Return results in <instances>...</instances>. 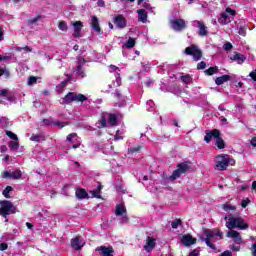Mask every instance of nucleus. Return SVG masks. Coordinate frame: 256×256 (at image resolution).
Listing matches in <instances>:
<instances>
[{
  "label": "nucleus",
  "mask_w": 256,
  "mask_h": 256,
  "mask_svg": "<svg viewBox=\"0 0 256 256\" xmlns=\"http://www.w3.org/2000/svg\"><path fill=\"white\" fill-rule=\"evenodd\" d=\"M226 227L230 231L227 233V237L229 239H233L234 243L237 245H241L243 243V239L241 238V234L233 229H239L240 231H245L249 229V224L243 220L241 217H234L233 215L225 216Z\"/></svg>",
  "instance_id": "f257e3e1"
},
{
  "label": "nucleus",
  "mask_w": 256,
  "mask_h": 256,
  "mask_svg": "<svg viewBox=\"0 0 256 256\" xmlns=\"http://www.w3.org/2000/svg\"><path fill=\"white\" fill-rule=\"evenodd\" d=\"M229 165H235V160L227 154L216 156L215 169L216 171H225Z\"/></svg>",
  "instance_id": "f03ea898"
},
{
  "label": "nucleus",
  "mask_w": 256,
  "mask_h": 256,
  "mask_svg": "<svg viewBox=\"0 0 256 256\" xmlns=\"http://www.w3.org/2000/svg\"><path fill=\"white\" fill-rule=\"evenodd\" d=\"M76 103H84V101H87V96L75 92H69L64 98H62V105H70V103L73 102Z\"/></svg>",
  "instance_id": "7ed1b4c3"
},
{
  "label": "nucleus",
  "mask_w": 256,
  "mask_h": 256,
  "mask_svg": "<svg viewBox=\"0 0 256 256\" xmlns=\"http://www.w3.org/2000/svg\"><path fill=\"white\" fill-rule=\"evenodd\" d=\"M206 237H201V241H204L207 245V247H210V249H215V246L213 244V241H215V237H220V239L223 237V232L217 230V232H213L211 230H206L204 232Z\"/></svg>",
  "instance_id": "20e7f679"
},
{
  "label": "nucleus",
  "mask_w": 256,
  "mask_h": 256,
  "mask_svg": "<svg viewBox=\"0 0 256 256\" xmlns=\"http://www.w3.org/2000/svg\"><path fill=\"white\" fill-rule=\"evenodd\" d=\"M234 17L235 10L231 8H226V11L220 14L218 23H220V25H228V23H231V21H233Z\"/></svg>",
  "instance_id": "39448f33"
},
{
  "label": "nucleus",
  "mask_w": 256,
  "mask_h": 256,
  "mask_svg": "<svg viewBox=\"0 0 256 256\" xmlns=\"http://www.w3.org/2000/svg\"><path fill=\"white\" fill-rule=\"evenodd\" d=\"M15 213V206L11 201L4 200L0 202V215L2 217H7V215H13Z\"/></svg>",
  "instance_id": "423d86ee"
},
{
  "label": "nucleus",
  "mask_w": 256,
  "mask_h": 256,
  "mask_svg": "<svg viewBox=\"0 0 256 256\" xmlns=\"http://www.w3.org/2000/svg\"><path fill=\"white\" fill-rule=\"evenodd\" d=\"M110 73H115V81L112 82V84L109 85V89H113L115 87H120L121 86V74H120V69L119 67L115 65H110Z\"/></svg>",
  "instance_id": "0eeeda50"
},
{
  "label": "nucleus",
  "mask_w": 256,
  "mask_h": 256,
  "mask_svg": "<svg viewBox=\"0 0 256 256\" xmlns=\"http://www.w3.org/2000/svg\"><path fill=\"white\" fill-rule=\"evenodd\" d=\"M186 55H191L194 59V61H200L201 57H203V54L201 53V50L196 45H191L185 49Z\"/></svg>",
  "instance_id": "6e6552de"
},
{
  "label": "nucleus",
  "mask_w": 256,
  "mask_h": 256,
  "mask_svg": "<svg viewBox=\"0 0 256 256\" xmlns=\"http://www.w3.org/2000/svg\"><path fill=\"white\" fill-rule=\"evenodd\" d=\"M189 166L186 163L178 164L177 169L173 171L172 175L170 176V181H175V179H179L183 173L187 172Z\"/></svg>",
  "instance_id": "1a4fd4ad"
},
{
  "label": "nucleus",
  "mask_w": 256,
  "mask_h": 256,
  "mask_svg": "<svg viewBox=\"0 0 256 256\" xmlns=\"http://www.w3.org/2000/svg\"><path fill=\"white\" fill-rule=\"evenodd\" d=\"M192 27H197L199 29L198 35L199 37H207L209 35V30H207V26L203 21L194 20L191 22Z\"/></svg>",
  "instance_id": "9d476101"
},
{
  "label": "nucleus",
  "mask_w": 256,
  "mask_h": 256,
  "mask_svg": "<svg viewBox=\"0 0 256 256\" xmlns=\"http://www.w3.org/2000/svg\"><path fill=\"white\" fill-rule=\"evenodd\" d=\"M72 25V37H74V39H79L81 38V31H83V22L81 21H75L71 23Z\"/></svg>",
  "instance_id": "9b49d317"
},
{
  "label": "nucleus",
  "mask_w": 256,
  "mask_h": 256,
  "mask_svg": "<svg viewBox=\"0 0 256 256\" xmlns=\"http://www.w3.org/2000/svg\"><path fill=\"white\" fill-rule=\"evenodd\" d=\"M115 214L117 216H121V223H127V221H129V218L127 217V208H125V204H118L116 206V211Z\"/></svg>",
  "instance_id": "f8f14e48"
},
{
  "label": "nucleus",
  "mask_w": 256,
  "mask_h": 256,
  "mask_svg": "<svg viewBox=\"0 0 256 256\" xmlns=\"http://www.w3.org/2000/svg\"><path fill=\"white\" fill-rule=\"evenodd\" d=\"M171 27L174 31H183L187 27V22L183 19H174L171 22Z\"/></svg>",
  "instance_id": "ddd939ff"
},
{
  "label": "nucleus",
  "mask_w": 256,
  "mask_h": 256,
  "mask_svg": "<svg viewBox=\"0 0 256 256\" xmlns=\"http://www.w3.org/2000/svg\"><path fill=\"white\" fill-rule=\"evenodd\" d=\"M83 65H85V60L82 58L78 59V64L75 69V73L80 79H83L87 77V74L85 73V69L83 68Z\"/></svg>",
  "instance_id": "4468645a"
},
{
  "label": "nucleus",
  "mask_w": 256,
  "mask_h": 256,
  "mask_svg": "<svg viewBox=\"0 0 256 256\" xmlns=\"http://www.w3.org/2000/svg\"><path fill=\"white\" fill-rule=\"evenodd\" d=\"M206 135L204 137V141L206 143H211V139H215L216 137H219V135H221V132L217 129L214 130H206L205 131Z\"/></svg>",
  "instance_id": "2eb2a0df"
},
{
  "label": "nucleus",
  "mask_w": 256,
  "mask_h": 256,
  "mask_svg": "<svg viewBox=\"0 0 256 256\" xmlns=\"http://www.w3.org/2000/svg\"><path fill=\"white\" fill-rule=\"evenodd\" d=\"M156 241L155 238L148 236L144 245V250H146L147 253H151V251L155 249V245H157Z\"/></svg>",
  "instance_id": "dca6fc26"
},
{
  "label": "nucleus",
  "mask_w": 256,
  "mask_h": 256,
  "mask_svg": "<svg viewBox=\"0 0 256 256\" xmlns=\"http://www.w3.org/2000/svg\"><path fill=\"white\" fill-rule=\"evenodd\" d=\"M113 23L118 27V29H125V27H127V20L122 15L114 17Z\"/></svg>",
  "instance_id": "f3484780"
},
{
  "label": "nucleus",
  "mask_w": 256,
  "mask_h": 256,
  "mask_svg": "<svg viewBox=\"0 0 256 256\" xmlns=\"http://www.w3.org/2000/svg\"><path fill=\"white\" fill-rule=\"evenodd\" d=\"M181 242L185 247H191V245H195V243H197V239L193 238L191 234H186L182 237Z\"/></svg>",
  "instance_id": "a211bd4d"
},
{
  "label": "nucleus",
  "mask_w": 256,
  "mask_h": 256,
  "mask_svg": "<svg viewBox=\"0 0 256 256\" xmlns=\"http://www.w3.org/2000/svg\"><path fill=\"white\" fill-rule=\"evenodd\" d=\"M0 97H3L7 101H10V103H15L17 101L15 94L9 92V90L7 89H3L0 91Z\"/></svg>",
  "instance_id": "6ab92c4d"
},
{
  "label": "nucleus",
  "mask_w": 256,
  "mask_h": 256,
  "mask_svg": "<svg viewBox=\"0 0 256 256\" xmlns=\"http://www.w3.org/2000/svg\"><path fill=\"white\" fill-rule=\"evenodd\" d=\"M231 61H236L238 65H243L245 63V55L235 52L234 55L230 56Z\"/></svg>",
  "instance_id": "aec40b11"
},
{
  "label": "nucleus",
  "mask_w": 256,
  "mask_h": 256,
  "mask_svg": "<svg viewBox=\"0 0 256 256\" xmlns=\"http://www.w3.org/2000/svg\"><path fill=\"white\" fill-rule=\"evenodd\" d=\"M103 117L108 120V124L115 126L117 125V116L115 114L103 112Z\"/></svg>",
  "instance_id": "412c9836"
},
{
  "label": "nucleus",
  "mask_w": 256,
  "mask_h": 256,
  "mask_svg": "<svg viewBox=\"0 0 256 256\" xmlns=\"http://www.w3.org/2000/svg\"><path fill=\"white\" fill-rule=\"evenodd\" d=\"M91 28L93 29V31H96V33L101 35V27H99V18H97V16H92Z\"/></svg>",
  "instance_id": "4be33fe9"
},
{
  "label": "nucleus",
  "mask_w": 256,
  "mask_h": 256,
  "mask_svg": "<svg viewBox=\"0 0 256 256\" xmlns=\"http://www.w3.org/2000/svg\"><path fill=\"white\" fill-rule=\"evenodd\" d=\"M96 251H99L103 256H113V248L101 246L96 248Z\"/></svg>",
  "instance_id": "5701e85b"
},
{
  "label": "nucleus",
  "mask_w": 256,
  "mask_h": 256,
  "mask_svg": "<svg viewBox=\"0 0 256 256\" xmlns=\"http://www.w3.org/2000/svg\"><path fill=\"white\" fill-rule=\"evenodd\" d=\"M139 23H147V11L145 9L137 10Z\"/></svg>",
  "instance_id": "b1692460"
},
{
  "label": "nucleus",
  "mask_w": 256,
  "mask_h": 256,
  "mask_svg": "<svg viewBox=\"0 0 256 256\" xmlns=\"http://www.w3.org/2000/svg\"><path fill=\"white\" fill-rule=\"evenodd\" d=\"M83 245V241H81L79 237L71 240V246L75 249V251H79V249H81Z\"/></svg>",
  "instance_id": "393cba45"
},
{
  "label": "nucleus",
  "mask_w": 256,
  "mask_h": 256,
  "mask_svg": "<svg viewBox=\"0 0 256 256\" xmlns=\"http://www.w3.org/2000/svg\"><path fill=\"white\" fill-rule=\"evenodd\" d=\"M228 81H231V76L227 74L215 79L216 85H223V83H227Z\"/></svg>",
  "instance_id": "a878e982"
},
{
  "label": "nucleus",
  "mask_w": 256,
  "mask_h": 256,
  "mask_svg": "<svg viewBox=\"0 0 256 256\" xmlns=\"http://www.w3.org/2000/svg\"><path fill=\"white\" fill-rule=\"evenodd\" d=\"M43 123L44 125H54L55 127H59L60 129H63V127H65V122L60 121L51 122V120L49 119H44Z\"/></svg>",
  "instance_id": "bb28decb"
},
{
  "label": "nucleus",
  "mask_w": 256,
  "mask_h": 256,
  "mask_svg": "<svg viewBox=\"0 0 256 256\" xmlns=\"http://www.w3.org/2000/svg\"><path fill=\"white\" fill-rule=\"evenodd\" d=\"M101 189H103V187L101 186V183H98L97 187L91 191V195L96 197V199H101Z\"/></svg>",
  "instance_id": "cd10ccee"
},
{
  "label": "nucleus",
  "mask_w": 256,
  "mask_h": 256,
  "mask_svg": "<svg viewBox=\"0 0 256 256\" xmlns=\"http://www.w3.org/2000/svg\"><path fill=\"white\" fill-rule=\"evenodd\" d=\"M37 83H41V77L30 76L27 81V85L29 87H33V85H37Z\"/></svg>",
  "instance_id": "c85d7f7f"
},
{
  "label": "nucleus",
  "mask_w": 256,
  "mask_h": 256,
  "mask_svg": "<svg viewBox=\"0 0 256 256\" xmlns=\"http://www.w3.org/2000/svg\"><path fill=\"white\" fill-rule=\"evenodd\" d=\"M215 145L218 149H225V141L221 138V135L215 138Z\"/></svg>",
  "instance_id": "c756f323"
},
{
  "label": "nucleus",
  "mask_w": 256,
  "mask_h": 256,
  "mask_svg": "<svg viewBox=\"0 0 256 256\" xmlns=\"http://www.w3.org/2000/svg\"><path fill=\"white\" fill-rule=\"evenodd\" d=\"M136 43L137 41L135 40V38L129 37V39L124 44V47H126V49H133Z\"/></svg>",
  "instance_id": "7c9ffc66"
},
{
  "label": "nucleus",
  "mask_w": 256,
  "mask_h": 256,
  "mask_svg": "<svg viewBox=\"0 0 256 256\" xmlns=\"http://www.w3.org/2000/svg\"><path fill=\"white\" fill-rule=\"evenodd\" d=\"M76 197L77 199H87L88 197L87 191H85V189H77Z\"/></svg>",
  "instance_id": "2f4dec72"
},
{
  "label": "nucleus",
  "mask_w": 256,
  "mask_h": 256,
  "mask_svg": "<svg viewBox=\"0 0 256 256\" xmlns=\"http://www.w3.org/2000/svg\"><path fill=\"white\" fill-rule=\"evenodd\" d=\"M11 125V122H9V118L7 117H1L0 118V127L1 129H7Z\"/></svg>",
  "instance_id": "473e14b6"
},
{
  "label": "nucleus",
  "mask_w": 256,
  "mask_h": 256,
  "mask_svg": "<svg viewBox=\"0 0 256 256\" xmlns=\"http://www.w3.org/2000/svg\"><path fill=\"white\" fill-rule=\"evenodd\" d=\"M8 147L11 151H17L19 149V141L13 140L8 143Z\"/></svg>",
  "instance_id": "72a5a7b5"
},
{
  "label": "nucleus",
  "mask_w": 256,
  "mask_h": 256,
  "mask_svg": "<svg viewBox=\"0 0 256 256\" xmlns=\"http://www.w3.org/2000/svg\"><path fill=\"white\" fill-rule=\"evenodd\" d=\"M96 125H97L98 129H102L103 127H107V118L103 117V113H102V118L100 120H98Z\"/></svg>",
  "instance_id": "f704fd0d"
},
{
  "label": "nucleus",
  "mask_w": 256,
  "mask_h": 256,
  "mask_svg": "<svg viewBox=\"0 0 256 256\" xmlns=\"http://www.w3.org/2000/svg\"><path fill=\"white\" fill-rule=\"evenodd\" d=\"M30 141H35L36 143H39V141H45V136L41 134L33 135L30 137Z\"/></svg>",
  "instance_id": "c9c22d12"
},
{
  "label": "nucleus",
  "mask_w": 256,
  "mask_h": 256,
  "mask_svg": "<svg viewBox=\"0 0 256 256\" xmlns=\"http://www.w3.org/2000/svg\"><path fill=\"white\" fill-rule=\"evenodd\" d=\"M70 80V78H67V80L62 81L58 86H56V91L58 93H61V91L64 89V87H67V82Z\"/></svg>",
  "instance_id": "e433bc0d"
},
{
  "label": "nucleus",
  "mask_w": 256,
  "mask_h": 256,
  "mask_svg": "<svg viewBox=\"0 0 256 256\" xmlns=\"http://www.w3.org/2000/svg\"><path fill=\"white\" fill-rule=\"evenodd\" d=\"M5 134L7 135V137H9L12 141H19V137H17V134L9 131V130H6L5 131Z\"/></svg>",
  "instance_id": "4c0bfd02"
},
{
  "label": "nucleus",
  "mask_w": 256,
  "mask_h": 256,
  "mask_svg": "<svg viewBox=\"0 0 256 256\" xmlns=\"http://www.w3.org/2000/svg\"><path fill=\"white\" fill-rule=\"evenodd\" d=\"M146 109L147 111H155V102L153 100H149L146 102Z\"/></svg>",
  "instance_id": "58836bf2"
},
{
  "label": "nucleus",
  "mask_w": 256,
  "mask_h": 256,
  "mask_svg": "<svg viewBox=\"0 0 256 256\" xmlns=\"http://www.w3.org/2000/svg\"><path fill=\"white\" fill-rule=\"evenodd\" d=\"M219 72V68L217 67H210L207 70H205L206 75H215V73Z\"/></svg>",
  "instance_id": "ea45409f"
},
{
  "label": "nucleus",
  "mask_w": 256,
  "mask_h": 256,
  "mask_svg": "<svg viewBox=\"0 0 256 256\" xmlns=\"http://www.w3.org/2000/svg\"><path fill=\"white\" fill-rule=\"evenodd\" d=\"M180 79L183 83H185V85H189V83H191V81H193V79L191 78L190 75L181 76Z\"/></svg>",
  "instance_id": "a19ab883"
},
{
  "label": "nucleus",
  "mask_w": 256,
  "mask_h": 256,
  "mask_svg": "<svg viewBox=\"0 0 256 256\" xmlns=\"http://www.w3.org/2000/svg\"><path fill=\"white\" fill-rule=\"evenodd\" d=\"M125 132L123 130H118L116 135L114 136V141H121L123 139V134Z\"/></svg>",
  "instance_id": "79ce46f5"
},
{
  "label": "nucleus",
  "mask_w": 256,
  "mask_h": 256,
  "mask_svg": "<svg viewBox=\"0 0 256 256\" xmlns=\"http://www.w3.org/2000/svg\"><path fill=\"white\" fill-rule=\"evenodd\" d=\"M11 191H13V188L11 186H7L2 192V195H4L6 199H9V193H11Z\"/></svg>",
  "instance_id": "37998d69"
},
{
  "label": "nucleus",
  "mask_w": 256,
  "mask_h": 256,
  "mask_svg": "<svg viewBox=\"0 0 256 256\" xmlns=\"http://www.w3.org/2000/svg\"><path fill=\"white\" fill-rule=\"evenodd\" d=\"M238 33H239V35H241L242 37H245V35H247V27L241 26V27L238 29Z\"/></svg>",
  "instance_id": "c03bdc74"
},
{
  "label": "nucleus",
  "mask_w": 256,
  "mask_h": 256,
  "mask_svg": "<svg viewBox=\"0 0 256 256\" xmlns=\"http://www.w3.org/2000/svg\"><path fill=\"white\" fill-rule=\"evenodd\" d=\"M73 139H77V134L76 133L69 134L66 138V141H68V143H73Z\"/></svg>",
  "instance_id": "a18cd8bd"
},
{
  "label": "nucleus",
  "mask_w": 256,
  "mask_h": 256,
  "mask_svg": "<svg viewBox=\"0 0 256 256\" xmlns=\"http://www.w3.org/2000/svg\"><path fill=\"white\" fill-rule=\"evenodd\" d=\"M2 75H4L6 77V79L9 78V75H10L9 70H7L6 68H1L0 67V77Z\"/></svg>",
  "instance_id": "49530a36"
},
{
  "label": "nucleus",
  "mask_w": 256,
  "mask_h": 256,
  "mask_svg": "<svg viewBox=\"0 0 256 256\" xmlns=\"http://www.w3.org/2000/svg\"><path fill=\"white\" fill-rule=\"evenodd\" d=\"M12 179H21V170H15L12 172Z\"/></svg>",
  "instance_id": "de8ad7c7"
},
{
  "label": "nucleus",
  "mask_w": 256,
  "mask_h": 256,
  "mask_svg": "<svg viewBox=\"0 0 256 256\" xmlns=\"http://www.w3.org/2000/svg\"><path fill=\"white\" fill-rule=\"evenodd\" d=\"M59 29H60V31H67V29H68L67 23L65 21H61L59 23Z\"/></svg>",
  "instance_id": "09e8293b"
},
{
  "label": "nucleus",
  "mask_w": 256,
  "mask_h": 256,
  "mask_svg": "<svg viewBox=\"0 0 256 256\" xmlns=\"http://www.w3.org/2000/svg\"><path fill=\"white\" fill-rule=\"evenodd\" d=\"M223 209L224 211H235V206H232L231 204H224Z\"/></svg>",
  "instance_id": "8fccbe9b"
},
{
  "label": "nucleus",
  "mask_w": 256,
  "mask_h": 256,
  "mask_svg": "<svg viewBox=\"0 0 256 256\" xmlns=\"http://www.w3.org/2000/svg\"><path fill=\"white\" fill-rule=\"evenodd\" d=\"M223 49H224V51H231V49H233V44H231V42H226L223 45Z\"/></svg>",
  "instance_id": "3c124183"
},
{
  "label": "nucleus",
  "mask_w": 256,
  "mask_h": 256,
  "mask_svg": "<svg viewBox=\"0 0 256 256\" xmlns=\"http://www.w3.org/2000/svg\"><path fill=\"white\" fill-rule=\"evenodd\" d=\"M250 203H251V200H249V198H246L241 201V207H243V209H245V208H247V205H249Z\"/></svg>",
  "instance_id": "603ef678"
},
{
  "label": "nucleus",
  "mask_w": 256,
  "mask_h": 256,
  "mask_svg": "<svg viewBox=\"0 0 256 256\" xmlns=\"http://www.w3.org/2000/svg\"><path fill=\"white\" fill-rule=\"evenodd\" d=\"M179 225H181V220H175L171 223L172 229H177V227H179Z\"/></svg>",
  "instance_id": "864d4df0"
},
{
  "label": "nucleus",
  "mask_w": 256,
  "mask_h": 256,
  "mask_svg": "<svg viewBox=\"0 0 256 256\" xmlns=\"http://www.w3.org/2000/svg\"><path fill=\"white\" fill-rule=\"evenodd\" d=\"M205 67H207V63H205V61H201L197 64V69H205Z\"/></svg>",
  "instance_id": "5fc2aeb1"
},
{
  "label": "nucleus",
  "mask_w": 256,
  "mask_h": 256,
  "mask_svg": "<svg viewBox=\"0 0 256 256\" xmlns=\"http://www.w3.org/2000/svg\"><path fill=\"white\" fill-rule=\"evenodd\" d=\"M143 7H144L145 9H147L148 11H150V13H153V7H151V4H149V3H144V4H143Z\"/></svg>",
  "instance_id": "6e6d98bb"
},
{
  "label": "nucleus",
  "mask_w": 256,
  "mask_h": 256,
  "mask_svg": "<svg viewBox=\"0 0 256 256\" xmlns=\"http://www.w3.org/2000/svg\"><path fill=\"white\" fill-rule=\"evenodd\" d=\"M3 177H4V179H12V173L5 171L3 173Z\"/></svg>",
  "instance_id": "4d7b16f0"
},
{
  "label": "nucleus",
  "mask_w": 256,
  "mask_h": 256,
  "mask_svg": "<svg viewBox=\"0 0 256 256\" xmlns=\"http://www.w3.org/2000/svg\"><path fill=\"white\" fill-rule=\"evenodd\" d=\"M9 246H7V244L5 243H1L0 244V251H7Z\"/></svg>",
  "instance_id": "13d9d810"
},
{
  "label": "nucleus",
  "mask_w": 256,
  "mask_h": 256,
  "mask_svg": "<svg viewBox=\"0 0 256 256\" xmlns=\"http://www.w3.org/2000/svg\"><path fill=\"white\" fill-rule=\"evenodd\" d=\"M188 256H199V250L195 249L192 252L189 253Z\"/></svg>",
  "instance_id": "bf43d9fd"
},
{
  "label": "nucleus",
  "mask_w": 256,
  "mask_h": 256,
  "mask_svg": "<svg viewBox=\"0 0 256 256\" xmlns=\"http://www.w3.org/2000/svg\"><path fill=\"white\" fill-rule=\"evenodd\" d=\"M141 149V147H135V148H130L129 149V153H137V151H139Z\"/></svg>",
  "instance_id": "052dcab7"
},
{
  "label": "nucleus",
  "mask_w": 256,
  "mask_h": 256,
  "mask_svg": "<svg viewBox=\"0 0 256 256\" xmlns=\"http://www.w3.org/2000/svg\"><path fill=\"white\" fill-rule=\"evenodd\" d=\"M97 5H98V7H105V1L104 0H98Z\"/></svg>",
  "instance_id": "680f3d73"
},
{
  "label": "nucleus",
  "mask_w": 256,
  "mask_h": 256,
  "mask_svg": "<svg viewBox=\"0 0 256 256\" xmlns=\"http://www.w3.org/2000/svg\"><path fill=\"white\" fill-rule=\"evenodd\" d=\"M23 51L31 53V51H33V49L31 47H29V46H25V47H23Z\"/></svg>",
  "instance_id": "e2e57ef3"
},
{
  "label": "nucleus",
  "mask_w": 256,
  "mask_h": 256,
  "mask_svg": "<svg viewBox=\"0 0 256 256\" xmlns=\"http://www.w3.org/2000/svg\"><path fill=\"white\" fill-rule=\"evenodd\" d=\"M0 151H1V153H6V151H7V146H6V145H2V146L0 147Z\"/></svg>",
  "instance_id": "0e129e2a"
},
{
  "label": "nucleus",
  "mask_w": 256,
  "mask_h": 256,
  "mask_svg": "<svg viewBox=\"0 0 256 256\" xmlns=\"http://www.w3.org/2000/svg\"><path fill=\"white\" fill-rule=\"evenodd\" d=\"M145 84H146V87H151V85H153V80L149 79V80L146 81Z\"/></svg>",
  "instance_id": "69168bd1"
},
{
  "label": "nucleus",
  "mask_w": 256,
  "mask_h": 256,
  "mask_svg": "<svg viewBox=\"0 0 256 256\" xmlns=\"http://www.w3.org/2000/svg\"><path fill=\"white\" fill-rule=\"evenodd\" d=\"M251 145H252V147H256V137H253L251 139Z\"/></svg>",
  "instance_id": "338daca9"
},
{
  "label": "nucleus",
  "mask_w": 256,
  "mask_h": 256,
  "mask_svg": "<svg viewBox=\"0 0 256 256\" xmlns=\"http://www.w3.org/2000/svg\"><path fill=\"white\" fill-rule=\"evenodd\" d=\"M221 256H233L230 251H225Z\"/></svg>",
  "instance_id": "774afa93"
}]
</instances>
